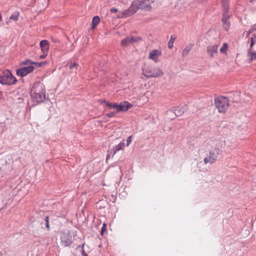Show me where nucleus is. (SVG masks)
<instances>
[{
	"mask_svg": "<svg viewBox=\"0 0 256 256\" xmlns=\"http://www.w3.org/2000/svg\"><path fill=\"white\" fill-rule=\"evenodd\" d=\"M30 96L34 103L39 104L44 102L46 98L44 85L40 82H35L31 89Z\"/></svg>",
	"mask_w": 256,
	"mask_h": 256,
	"instance_id": "nucleus-1",
	"label": "nucleus"
},
{
	"mask_svg": "<svg viewBox=\"0 0 256 256\" xmlns=\"http://www.w3.org/2000/svg\"><path fill=\"white\" fill-rule=\"evenodd\" d=\"M214 104L220 112H225L229 106V100L224 96L218 97L214 100Z\"/></svg>",
	"mask_w": 256,
	"mask_h": 256,
	"instance_id": "nucleus-2",
	"label": "nucleus"
},
{
	"mask_svg": "<svg viewBox=\"0 0 256 256\" xmlns=\"http://www.w3.org/2000/svg\"><path fill=\"white\" fill-rule=\"evenodd\" d=\"M16 78L12 76V72L8 70H4L0 76V83L2 85H12L16 82Z\"/></svg>",
	"mask_w": 256,
	"mask_h": 256,
	"instance_id": "nucleus-3",
	"label": "nucleus"
},
{
	"mask_svg": "<svg viewBox=\"0 0 256 256\" xmlns=\"http://www.w3.org/2000/svg\"><path fill=\"white\" fill-rule=\"evenodd\" d=\"M154 0H136L132 2V4L134 8H136V11L138 9H144L149 10L151 8L150 4L153 2Z\"/></svg>",
	"mask_w": 256,
	"mask_h": 256,
	"instance_id": "nucleus-4",
	"label": "nucleus"
},
{
	"mask_svg": "<svg viewBox=\"0 0 256 256\" xmlns=\"http://www.w3.org/2000/svg\"><path fill=\"white\" fill-rule=\"evenodd\" d=\"M221 153V150L219 148H215L214 150H211L209 152L208 156L204 158V162L213 164L217 160L218 156Z\"/></svg>",
	"mask_w": 256,
	"mask_h": 256,
	"instance_id": "nucleus-5",
	"label": "nucleus"
},
{
	"mask_svg": "<svg viewBox=\"0 0 256 256\" xmlns=\"http://www.w3.org/2000/svg\"><path fill=\"white\" fill-rule=\"evenodd\" d=\"M206 147H214L219 148L220 150L225 146L226 142L222 140H210L206 142Z\"/></svg>",
	"mask_w": 256,
	"mask_h": 256,
	"instance_id": "nucleus-6",
	"label": "nucleus"
},
{
	"mask_svg": "<svg viewBox=\"0 0 256 256\" xmlns=\"http://www.w3.org/2000/svg\"><path fill=\"white\" fill-rule=\"evenodd\" d=\"M34 70L33 66H28L20 68L16 70V74L20 77H24L32 72Z\"/></svg>",
	"mask_w": 256,
	"mask_h": 256,
	"instance_id": "nucleus-7",
	"label": "nucleus"
},
{
	"mask_svg": "<svg viewBox=\"0 0 256 256\" xmlns=\"http://www.w3.org/2000/svg\"><path fill=\"white\" fill-rule=\"evenodd\" d=\"M136 12V8H134L132 3L130 7L122 11L120 14L118 15L119 18H124L130 16Z\"/></svg>",
	"mask_w": 256,
	"mask_h": 256,
	"instance_id": "nucleus-8",
	"label": "nucleus"
},
{
	"mask_svg": "<svg viewBox=\"0 0 256 256\" xmlns=\"http://www.w3.org/2000/svg\"><path fill=\"white\" fill-rule=\"evenodd\" d=\"M218 44H210L206 47V52L210 58H212L218 53Z\"/></svg>",
	"mask_w": 256,
	"mask_h": 256,
	"instance_id": "nucleus-9",
	"label": "nucleus"
},
{
	"mask_svg": "<svg viewBox=\"0 0 256 256\" xmlns=\"http://www.w3.org/2000/svg\"><path fill=\"white\" fill-rule=\"evenodd\" d=\"M230 16L228 12H223L222 21V27L226 31L228 30L230 26V22L229 20Z\"/></svg>",
	"mask_w": 256,
	"mask_h": 256,
	"instance_id": "nucleus-10",
	"label": "nucleus"
},
{
	"mask_svg": "<svg viewBox=\"0 0 256 256\" xmlns=\"http://www.w3.org/2000/svg\"><path fill=\"white\" fill-rule=\"evenodd\" d=\"M140 40H141V38L139 37L127 36L122 40L121 46H126L138 42Z\"/></svg>",
	"mask_w": 256,
	"mask_h": 256,
	"instance_id": "nucleus-11",
	"label": "nucleus"
},
{
	"mask_svg": "<svg viewBox=\"0 0 256 256\" xmlns=\"http://www.w3.org/2000/svg\"><path fill=\"white\" fill-rule=\"evenodd\" d=\"M132 106V104L127 101H124L116 106V112H126Z\"/></svg>",
	"mask_w": 256,
	"mask_h": 256,
	"instance_id": "nucleus-12",
	"label": "nucleus"
},
{
	"mask_svg": "<svg viewBox=\"0 0 256 256\" xmlns=\"http://www.w3.org/2000/svg\"><path fill=\"white\" fill-rule=\"evenodd\" d=\"M62 244L64 246H68L72 244V237L68 234H62L61 236Z\"/></svg>",
	"mask_w": 256,
	"mask_h": 256,
	"instance_id": "nucleus-13",
	"label": "nucleus"
},
{
	"mask_svg": "<svg viewBox=\"0 0 256 256\" xmlns=\"http://www.w3.org/2000/svg\"><path fill=\"white\" fill-rule=\"evenodd\" d=\"M40 46L43 53H48L50 48V44L48 40H42L40 42Z\"/></svg>",
	"mask_w": 256,
	"mask_h": 256,
	"instance_id": "nucleus-14",
	"label": "nucleus"
},
{
	"mask_svg": "<svg viewBox=\"0 0 256 256\" xmlns=\"http://www.w3.org/2000/svg\"><path fill=\"white\" fill-rule=\"evenodd\" d=\"M160 54V51L158 50H152L149 54V58L152 60L154 62H158V56Z\"/></svg>",
	"mask_w": 256,
	"mask_h": 256,
	"instance_id": "nucleus-15",
	"label": "nucleus"
},
{
	"mask_svg": "<svg viewBox=\"0 0 256 256\" xmlns=\"http://www.w3.org/2000/svg\"><path fill=\"white\" fill-rule=\"evenodd\" d=\"M247 56L250 62L256 60V51L254 50L252 48H249L248 50Z\"/></svg>",
	"mask_w": 256,
	"mask_h": 256,
	"instance_id": "nucleus-16",
	"label": "nucleus"
},
{
	"mask_svg": "<svg viewBox=\"0 0 256 256\" xmlns=\"http://www.w3.org/2000/svg\"><path fill=\"white\" fill-rule=\"evenodd\" d=\"M186 110V108L184 106H178L174 108V112L176 116H182Z\"/></svg>",
	"mask_w": 256,
	"mask_h": 256,
	"instance_id": "nucleus-17",
	"label": "nucleus"
},
{
	"mask_svg": "<svg viewBox=\"0 0 256 256\" xmlns=\"http://www.w3.org/2000/svg\"><path fill=\"white\" fill-rule=\"evenodd\" d=\"M68 64L70 69L73 70L74 72L76 73L80 67L79 64L76 62L72 60L68 62Z\"/></svg>",
	"mask_w": 256,
	"mask_h": 256,
	"instance_id": "nucleus-18",
	"label": "nucleus"
},
{
	"mask_svg": "<svg viewBox=\"0 0 256 256\" xmlns=\"http://www.w3.org/2000/svg\"><path fill=\"white\" fill-rule=\"evenodd\" d=\"M144 76L148 78H155L159 76L160 74L159 72H152V71H143Z\"/></svg>",
	"mask_w": 256,
	"mask_h": 256,
	"instance_id": "nucleus-19",
	"label": "nucleus"
},
{
	"mask_svg": "<svg viewBox=\"0 0 256 256\" xmlns=\"http://www.w3.org/2000/svg\"><path fill=\"white\" fill-rule=\"evenodd\" d=\"M166 118L170 120H172L176 118L174 110H170L166 112Z\"/></svg>",
	"mask_w": 256,
	"mask_h": 256,
	"instance_id": "nucleus-20",
	"label": "nucleus"
},
{
	"mask_svg": "<svg viewBox=\"0 0 256 256\" xmlns=\"http://www.w3.org/2000/svg\"><path fill=\"white\" fill-rule=\"evenodd\" d=\"M192 44H190L186 46L182 52V56H186L188 55L190 52L192 50Z\"/></svg>",
	"mask_w": 256,
	"mask_h": 256,
	"instance_id": "nucleus-21",
	"label": "nucleus"
},
{
	"mask_svg": "<svg viewBox=\"0 0 256 256\" xmlns=\"http://www.w3.org/2000/svg\"><path fill=\"white\" fill-rule=\"evenodd\" d=\"M125 144L124 142H120L119 144L116 145L113 148L114 150V154H112V156H114L116 152L121 150H123L124 148Z\"/></svg>",
	"mask_w": 256,
	"mask_h": 256,
	"instance_id": "nucleus-22",
	"label": "nucleus"
},
{
	"mask_svg": "<svg viewBox=\"0 0 256 256\" xmlns=\"http://www.w3.org/2000/svg\"><path fill=\"white\" fill-rule=\"evenodd\" d=\"M107 204L105 200H100L96 202V206L97 209L104 208Z\"/></svg>",
	"mask_w": 256,
	"mask_h": 256,
	"instance_id": "nucleus-23",
	"label": "nucleus"
},
{
	"mask_svg": "<svg viewBox=\"0 0 256 256\" xmlns=\"http://www.w3.org/2000/svg\"><path fill=\"white\" fill-rule=\"evenodd\" d=\"M228 49V46L227 43L225 42L222 44V46L220 49V51L221 54L226 55Z\"/></svg>",
	"mask_w": 256,
	"mask_h": 256,
	"instance_id": "nucleus-24",
	"label": "nucleus"
},
{
	"mask_svg": "<svg viewBox=\"0 0 256 256\" xmlns=\"http://www.w3.org/2000/svg\"><path fill=\"white\" fill-rule=\"evenodd\" d=\"M100 21V18L98 16H94L92 18V28H94L96 26L99 24Z\"/></svg>",
	"mask_w": 256,
	"mask_h": 256,
	"instance_id": "nucleus-25",
	"label": "nucleus"
},
{
	"mask_svg": "<svg viewBox=\"0 0 256 256\" xmlns=\"http://www.w3.org/2000/svg\"><path fill=\"white\" fill-rule=\"evenodd\" d=\"M222 4L223 7V12H228L229 7V0H222Z\"/></svg>",
	"mask_w": 256,
	"mask_h": 256,
	"instance_id": "nucleus-26",
	"label": "nucleus"
},
{
	"mask_svg": "<svg viewBox=\"0 0 256 256\" xmlns=\"http://www.w3.org/2000/svg\"><path fill=\"white\" fill-rule=\"evenodd\" d=\"M176 38V36L174 35L171 36L170 39L169 40V42H168V48L170 49H172L173 48L174 44V41H175Z\"/></svg>",
	"mask_w": 256,
	"mask_h": 256,
	"instance_id": "nucleus-27",
	"label": "nucleus"
},
{
	"mask_svg": "<svg viewBox=\"0 0 256 256\" xmlns=\"http://www.w3.org/2000/svg\"><path fill=\"white\" fill-rule=\"evenodd\" d=\"M19 16H20L19 12L16 10L10 16V20H14V21L16 22L18 20Z\"/></svg>",
	"mask_w": 256,
	"mask_h": 256,
	"instance_id": "nucleus-28",
	"label": "nucleus"
},
{
	"mask_svg": "<svg viewBox=\"0 0 256 256\" xmlns=\"http://www.w3.org/2000/svg\"><path fill=\"white\" fill-rule=\"evenodd\" d=\"M20 66L22 65H26V66H32L33 65V62L29 59H27L24 61H22L20 63Z\"/></svg>",
	"mask_w": 256,
	"mask_h": 256,
	"instance_id": "nucleus-29",
	"label": "nucleus"
},
{
	"mask_svg": "<svg viewBox=\"0 0 256 256\" xmlns=\"http://www.w3.org/2000/svg\"><path fill=\"white\" fill-rule=\"evenodd\" d=\"M106 104V105L108 106L109 108H116V106H117V104H116V103H114V104H112V103H110L109 102H108V101H106L104 100V102Z\"/></svg>",
	"mask_w": 256,
	"mask_h": 256,
	"instance_id": "nucleus-30",
	"label": "nucleus"
},
{
	"mask_svg": "<svg viewBox=\"0 0 256 256\" xmlns=\"http://www.w3.org/2000/svg\"><path fill=\"white\" fill-rule=\"evenodd\" d=\"M84 244H82V245L78 246L76 248L77 250H80L82 256V254H86L84 250Z\"/></svg>",
	"mask_w": 256,
	"mask_h": 256,
	"instance_id": "nucleus-31",
	"label": "nucleus"
},
{
	"mask_svg": "<svg viewBox=\"0 0 256 256\" xmlns=\"http://www.w3.org/2000/svg\"><path fill=\"white\" fill-rule=\"evenodd\" d=\"M256 43V35L254 34L252 36L250 40V48H252L254 45Z\"/></svg>",
	"mask_w": 256,
	"mask_h": 256,
	"instance_id": "nucleus-32",
	"label": "nucleus"
},
{
	"mask_svg": "<svg viewBox=\"0 0 256 256\" xmlns=\"http://www.w3.org/2000/svg\"><path fill=\"white\" fill-rule=\"evenodd\" d=\"M49 217L48 216H46L45 217L44 220L46 223V226L48 229H49L50 228V224H49Z\"/></svg>",
	"mask_w": 256,
	"mask_h": 256,
	"instance_id": "nucleus-33",
	"label": "nucleus"
},
{
	"mask_svg": "<svg viewBox=\"0 0 256 256\" xmlns=\"http://www.w3.org/2000/svg\"><path fill=\"white\" fill-rule=\"evenodd\" d=\"M106 223H104L103 224H102V228H101V230H100V234H101L102 235L104 234V233L106 231Z\"/></svg>",
	"mask_w": 256,
	"mask_h": 256,
	"instance_id": "nucleus-34",
	"label": "nucleus"
},
{
	"mask_svg": "<svg viewBox=\"0 0 256 256\" xmlns=\"http://www.w3.org/2000/svg\"><path fill=\"white\" fill-rule=\"evenodd\" d=\"M46 62H33V64H34L36 66L40 67L42 66L44 64H46Z\"/></svg>",
	"mask_w": 256,
	"mask_h": 256,
	"instance_id": "nucleus-35",
	"label": "nucleus"
},
{
	"mask_svg": "<svg viewBox=\"0 0 256 256\" xmlns=\"http://www.w3.org/2000/svg\"><path fill=\"white\" fill-rule=\"evenodd\" d=\"M106 116L108 118H113L116 116V112H110L109 113H107L106 114Z\"/></svg>",
	"mask_w": 256,
	"mask_h": 256,
	"instance_id": "nucleus-36",
	"label": "nucleus"
},
{
	"mask_svg": "<svg viewBox=\"0 0 256 256\" xmlns=\"http://www.w3.org/2000/svg\"><path fill=\"white\" fill-rule=\"evenodd\" d=\"M132 136H129L126 139V146H128L132 142Z\"/></svg>",
	"mask_w": 256,
	"mask_h": 256,
	"instance_id": "nucleus-37",
	"label": "nucleus"
},
{
	"mask_svg": "<svg viewBox=\"0 0 256 256\" xmlns=\"http://www.w3.org/2000/svg\"><path fill=\"white\" fill-rule=\"evenodd\" d=\"M48 55V53H44L42 54H41L40 56V59H44V58Z\"/></svg>",
	"mask_w": 256,
	"mask_h": 256,
	"instance_id": "nucleus-38",
	"label": "nucleus"
},
{
	"mask_svg": "<svg viewBox=\"0 0 256 256\" xmlns=\"http://www.w3.org/2000/svg\"><path fill=\"white\" fill-rule=\"evenodd\" d=\"M118 10L116 8H112L110 9V12L112 13H115L118 12Z\"/></svg>",
	"mask_w": 256,
	"mask_h": 256,
	"instance_id": "nucleus-39",
	"label": "nucleus"
},
{
	"mask_svg": "<svg viewBox=\"0 0 256 256\" xmlns=\"http://www.w3.org/2000/svg\"><path fill=\"white\" fill-rule=\"evenodd\" d=\"M2 19V14L0 12V20H1Z\"/></svg>",
	"mask_w": 256,
	"mask_h": 256,
	"instance_id": "nucleus-40",
	"label": "nucleus"
},
{
	"mask_svg": "<svg viewBox=\"0 0 256 256\" xmlns=\"http://www.w3.org/2000/svg\"><path fill=\"white\" fill-rule=\"evenodd\" d=\"M82 256H88V254L86 253V254H82Z\"/></svg>",
	"mask_w": 256,
	"mask_h": 256,
	"instance_id": "nucleus-41",
	"label": "nucleus"
},
{
	"mask_svg": "<svg viewBox=\"0 0 256 256\" xmlns=\"http://www.w3.org/2000/svg\"><path fill=\"white\" fill-rule=\"evenodd\" d=\"M108 157H109V155L108 154L107 156H106V160H108Z\"/></svg>",
	"mask_w": 256,
	"mask_h": 256,
	"instance_id": "nucleus-42",
	"label": "nucleus"
}]
</instances>
